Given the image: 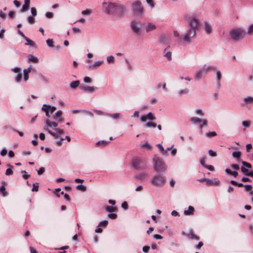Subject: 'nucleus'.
Returning a JSON list of instances; mask_svg holds the SVG:
<instances>
[{
	"label": "nucleus",
	"mask_w": 253,
	"mask_h": 253,
	"mask_svg": "<svg viewBox=\"0 0 253 253\" xmlns=\"http://www.w3.org/2000/svg\"><path fill=\"white\" fill-rule=\"evenodd\" d=\"M42 110L45 112L46 116L48 118L45 120L44 129L51 135L56 138H58L62 134L64 133V130L58 128H55V132H52L50 130V128L52 126L56 127L58 126V124L55 122H52L49 120L50 114H52L55 111L56 107L44 104L42 106Z\"/></svg>",
	"instance_id": "nucleus-1"
},
{
	"label": "nucleus",
	"mask_w": 253,
	"mask_h": 253,
	"mask_svg": "<svg viewBox=\"0 0 253 253\" xmlns=\"http://www.w3.org/2000/svg\"><path fill=\"white\" fill-rule=\"evenodd\" d=\"M153 165L155 170L157 172H163L167 169L165 163L158 157H155L153 159Z\"/></svg>",
	"instance_id": "nucleus-2"
},
{
	"label": "nucleus",
	"mask_w": 253,
	"mask_h": 253,
	"mask_svg": "<svg viewBox=\"0 0 253 253\" xmlns=\"http://www.w3.org/2000/svg\"><path fill=\"white\" fill-rule=\"evenodd\" d=\"M187 21L190 28L189 29L194 30L196 32V30L198 26V20L194 15H186L185 16Z\"/></svg>",
	"instance_id": "nucleus-3"
},
{
	"label": "nucleus",
	"mask_w": 253,
	"mask_h": 253,
	"mask_svg": "<svg viewBox=\"0 0 253 253\" xmlns=\"http://www.w3.org/2000/svg\"><path fill=\"white\" fill-rule=\"evenodd\" d=\"M229 34L232 40L238 41L243 38L245 33L241 29H233L230 31Z\"/></svg>",
	"instance_id": "nucleus-4"
},
{
	"label": "nucleus",
	"mask_w": 253,
	"mask_h": 253,
	"mask_svg": "<svg viewBox=\"0 0 253 253\" xmlns=\"http://www.w3.org/2000/svg\"><path fill=\"white\" fill-rule=\"evenodd\" d=\"M102 5L104 11L108 14L113 13L118 7L115 3L110 2H104Z\"/></svg>",
	"instance_id": "nucleus-5"
},
{
	"label": "nucleus",
	"mask_w": 253,
	"mask_h": 253,
	"mask_svg": "<svg viewBox=\"0 0 253 253\" xmlns=\"http://www.w3.org/2000/svg\"><path fill=\"white\" fill-rule=\"evenodd\" d=\"M166 181V179L164 177L162 176H157L155 175L153 177L151 180V182L152 185L154 186H159L163 183H164Z\"/></svg>",
	"instance_id": "nucleus-6"
},
{
	"label": "nucleus",
	"mask_w": 253,
	"mask_h": 253,
	"mask_svg": "<svg viewBox=\"0 0 253 253\" xmlns=\"http://www.w3.org/2000/svg\"><path fill=\"white\" fill-rule=\"evenodd\" d=\"M132 10L133 12L137 15H141L143 13V8L141 6V3L136 1L132 4Z\"/></svg>",
	"instance_id": "nucleus-7"
},
{
	"label": "nucleus",
	"mask_w": 253,
	"mask_h": 253,
	"mask_svg": "<svg viewBox=\"0 0 253 253\" xmlns=\"http://www.w3.org/2000/svg\"><path fill=\"white\" fill-rule=\"evenodd\" d=\"M131 28L133 31L137 35H140L142 29L138 24L135 21H132L131 23Z\"/></svg>",
	"instance_id": "nucleus-8"
},
{
	"label": "nucleus",
	"mask_w": 253,
	"mask_h": 253,
	"mask_svg": "<svg viewBox=\"0 0 253 253\" xmlns=\"http://www.w3.org/2000/svg\"><path fill=\"white\" fill-rule=\"evenodd\" d=\"M195 33L196 32L195 31H194V30L189 29L187 34L184 36L183 38L184 42H189L190 39L195 35Z\"/></svg>",
	"instance_id": "nucleus-9"
},
{
	"label": "nucleus",
	"mask_w": 253,
	"mask_h": 253,
	"mask_svg": "<svg viewBox=\"0 0 253 253\" xmlns=\"http://www.w3.org/2000/svg\"><path fill=\"white\" fill-rule=\"evenodd\" d=\"M143 165V162L140 159H134L132 162V167L135 169H139Z\"/></svg>",
	"instance_id": "nucleus-10"
},
{
	"label": "nucleus",
	"mask_w": 253,
	"mask_h": 253,
	"mask_svg": "<svg viewBox=\"0 0 253 253\" xmlns=\"http://www.w3.org/2000/svg\"><path fill=\"white\" fill-rule=\"evenodd\" d=\"M62 112L61 110L58 111L56 112L53 116V119L58 122H62L63 118L62 117Z\"/></svg>",
	"instance_id": "nucleus-11"
},
{
	"label": "nucleus",
	"mask_w": 253,
	"mask_h": 253,
	"mask_svg": "<svg viewBox=\"0 0 253 253\" xmlns=\"http://www.w3.org/2000/svg\"><path fill=\"white\" fill-rule=\"evenodd\" d=\"M156 29V26L155 24L152 23H148L145 26V31L147 33H149Z\"/></svg>",
	"instance_id": "nucleus-12"
},
{
	"label": "nucleus",
	"mask_w": 253,
	"mask_h": 253,
	"mask_svg": "<svg viewBox=\"0 0 253 253\" xmlns=\"http://www.w3.org/2000/svg\"><path fill=\"white\" fill-rule=\"evenodd\" d=\"M81 89L82 90L88 91L89 92H93L95 90V88L93 86H81L80 87Z\"/></svg>",
	"instance_id": "nucleus-13"
},
{
	"label": "nucleus",
	"mask_w": 253,
	"mask_h": 253,
	"mask_svg": "<svg viewBox=\"0 0 253 253\" xmlns=\"http://www.w3.org/2000/svg\"><path fill=\"white\" fill-rule=\"evenodd\" d=\"M194 208L192 206H189L187 210H186L184 211L185 215H192L194 214Z\"/></svg>",
	"instance_id": "nucleus-14"
},
{
	"label": "nucleus",
	"mask_w": 253,
	"mask_h": 253,
	"mask_svg": "<svg viewBox=\"0 0 253 253\" xmlns=\"http://www.w3.org/2000/svg\"><path fill=\"white\" fill-rule=\"evenodd\" d=\"M31 71V66L29 67L28 68L26 69H24L23 71L24 72V79L25 81H27L29 78V74Z\"/></svg>",
	"instance_id": "nucleus-15"
},
{
	"label": "nucleus",
	"mask_w": 253,
	"mask_h": 253,
	"mask_svg": "<svg viewBox=\"0 0 253 253\" xmlns=\"http://www.w3.org/2000/svg\"><path fill=\"white\" fill-rule=\"evenodd\" d=\"M2 197H5L8 195V192L6 191L5 187L4 185L0 186V195Z\"/></svg>",
	"instance_id": "nucleus-16"
},
{
	"label": "nucleus",
	"mask_w": 253,
	"mask_h": 253,
	"mask_svg": "<svg viewBox=\"0 0 253 253\" xmlns=\"http://www.w3.org/2000/svg\"><path fill=\"white\" fill-rule=\"evenodd\" d=\"M215 68L212 66L205 65L202 68V71L204 73H207L211 70H215Z\"/></svg>",
	"instance_id": "nucleus-17"
},
{
	"label": "nucleus",
	"mask_w": 253,
	"mask_h": 253,
	"mask_svg": "<svg viewBox=\"0 0 253 253\" xmlns=\"http://www.w3.org/2000/svg\"><path fill=\"white\" fill-rule=\"evenodd\" d=\"M30 0H25L24 4L22 6V11H27L30 5Z\"/></svg>",
	"instance_id": "nucleus-18"
},
{
	"label": "nucleus",
	"mask_w": 253,
	"mask_h": 253,
	"mask_svg": "<svg viewBox=\"0 0 253 253\" xmlns=\"http://www.w3.org/2000/svg\"><path fill=\"white\" fill-rule=\"evenodd\" d=\"M204 29L207 34H209L211 32V28L210 24L207 22L204 23Z\"/></svg>",
	"instance_id": "nucleus-19"
},
{
	"label": "nucleus",
	"mask_w": 253,
	"mask_h": 253,
	"mask_svg": "<svg viewBox=\"0 0 253 253\" xmlns=\"http://www.w3.org/2000/svg\"><path fill=\"white\" fill-rule=\"evenodd\" d=\"M241 171L246 174L247 175L253 177V171H249V170L244 167H241Z\"/></svg>",
	"instance_id": "nucleus-20"
},
{
	"label": "nucleus",
	"mask_w": 253,
	"mask_h": 253,
	"mask_svg": "<svg viewBox=\"0 0 253 253\" xmlns=\"http://www.w3.org/2000/svg\"><path fill=\"white\" fill-rule=\"evenodd\" d=\"M253 103V97L248 96L247 97H245L244 98V103L243 105L245 106V105L249 104V103Z\"/></svg>",
	"instance_id": "nucleus-21"
},
{
	"label": "nucleus",
	"mask_w": 253,
	"mask_h": 253,
	"mask_svg": "<svg viewBox=\"0 0 253 253\" xmlns=\"http://www.w3.org/2000/svg\"><path fill=\"white\" fill-rule=\"evenodd\" d=\"M148 177V175L146 173H141L136 176V178L139 180H144Z\"/></svg>",
	"instance_id": "nucleus-22"
},
{
	"label": "nucleus",
	"mask_w": 253,
	"mask_h": 253,
	"mask_svg": "<svg viewBox=\"0 0 253 253\" xmlns=\"http://www.w3.org/2000/svg\"><path fill=\"white\" fill-rule=\"evenodd\" d=\"M28 60L29 62H33V63H37L39 61L38 58L34 56L30 55L28 58Z\"/></svg>",
	"instance_id": "nucleus-23"
},
{
	"label": "nucleus",
	"mask_w": 253,
	"mask_h": 253,
	"mask_svg": "<svg viewBox=\"0 0 253 253\" xmlns=\"http://www.w3.org/2000/svg\"><path fill=\"white\" fill-rule=\"evenodd\" d=\"M80 84V82L79 81H74L70 84V87L73 88H75L78 87Z\"/></svg>",
	"instance_id": "nucleus-24"
},
{
	"label": "nucleus",
	"mask_w": 253,
	"mask_h": 253,
	"mask_svg": "<svg viewBox=\"0 0 253 253\" xmlns=\"http://www.w3.org/2000/svg\"><path fill=\"white\" fill-rule=\"evenodd\" d=\"M216 135H217V134L215 131L209 132L206 133V134H205V135L206 136V137H207L208 138H211L212 137H214Z\"/></svg>",
	"instance_id": "nucleus-25"
},
{
	"label": "nucleus",
	"mask_w": 253,
	"mask_h": 253,
	"mask_svg": "<svg viewBox=\"0 0 253 253\" xmlns=\"http://www.w3.org/2000/svg\"><path fill=\"white\" fill-rule=\"evenodd\" d=\"M203 73H205L202 71V69L199 71H197L195 74V78L198 79H200L202 77V74Z\"/></svg>",
	"instance_id": "nucleus-26"
},
{
	"label": "nucleus",
	"mask_w": 253,
	"mask_h": 253,
	"mask_svg": "<svg viewBox=\"0 0 253 253\" xmlns=\"http://www.w3.org/2000/svg\"><path fill=\"white\" fill-rule=\"evenodd\" d=\"M109 143V141L102 140V141H99L97 142L96 143V145L105 146H107V145H108Z\"/></svg>",
	"instance_id": "nucleus-27"
},
{
	"label": "nucleus",
	"mask_w": 253,
	"mask_h": 253,
	"mask_svg": "<svg viewBox=\"0 0 253 253\" xmlns=\"http://www.w3.org/2000/svg\"><path fill=\"white\" fill-rule=\"evenodd\" d=\"M246 190L247 191H251L250 193V194L251 195H252L253 194V191H252V186L251 185H245L244 186Z\"/></svg>",
	"instance_id": "nucleus-28"
},
{
	"label": "nucleus",
	"mask_w": 253,
	"mask_h": 253,
	"mask_svg": "<svg viewBox=\"0 0 253 253\" xmlns=\"http://www.w3.org/2000/svg\"><path fill=\"white\" fill-rule=\"evenodd\" d=\"M92 13V10L90 9H86L82 11V14L84 15H89Z\"/></svg>",
	"instance_id": "nucleus-29"
},
{
	"label": "nucleus",
	"mask_w": 253,
	"mask_h": 253,
	"mask_svg": "<svg viewBox=\"0 0 253 253\" xmlns=\"http://www.w3.org/2000/svg\"><path fill=\"white\" fill-rule=\"evenodd\" d=\"M25 39L27 42L25 43L26 45L30 46H34V42L32 40H30L27 37H25Z\"/></svg>",
	"instance_id": "nucleus-30"
},
{
	"label": "nucleus",
	"mask_w": 253,
	"mask_h": 253,
	"mask_svg": "<svg viewBox=\"0 0 253 253\" xmlns=\"http://www.w3.org/2000/svg\"><path fill=\"white\" fill-rule=\"evenodd\" d=\"M147 117V119L149 120L150 121H153L156 119L155 117L153 115V114L149 112L146 115Z\"/></svg>",
	"instance_id": "nucleus-31"
},
{
	"label": "nucleus",
	"mask_w": 253,
	"mask_h": 253,
	"mask_svg": "<svg viewBox=\"0 0 253 253\" xmlns=\"http://www.w3.org/2000/svg\"><path fill=\"white\" fill-rule=\"evenodd\" d=\"M78 190L84 192L86 190V187L84 185H78L76 187Z\"/></svg>",
	"instance_id": "nucleus-32"
},
{
	"label": "nucleus",
	"mask_w": 253,
	"mask_h": 253,
	"mask_svg": "<svg viewBox=\"0 0 253 253\" xmlns=\"http://www.w3.org/2000/svg\"><path fill=\"white\" fill-rule=\"evenodd\" d=\"M191 121L193 124L200 123L201 119L196 117H192L191 118Z\"/></svg>",
	"instance_id": "nucleus-33"
},
{
	"label": "nucleus",
	"mask_w": 253,
	"mask_h": 253,
	"mask_svg": "<svg viewBox=\"0 0 253 253\" xmlns=\"http://www.w3.org/2000/svg\"><path fill=\"white\" fill-rule=\"evenodd\" d=\"M232 156L234 158H239L241 156V152L240 151L233 152L232 153Z\"/></svg>",
	"instance_id": "nucleus-34"
},
{
	"label": "nucleus",
	"mask_w": 253,
	"mask_h": 253,
	"mask_svg": "<svg viewBox=\"0 0 253 253\" xmlns=\"http://www.w3.org/2000/svg\"><path fill=\"white\" fill-rule=\"evenodd\" d=\"M106 210L108 212H113L115 211L116 208L112 206H108L106 207Z\"/></svg>",
	"instance_id": "nucleus-35"
},
{
	"label": "nucleus",
	"mask_w": 253,
	"mask_h": 253,
	"mask_svg": "<svg viewBox=\"0 0 253 253\" xmlns=\"http://www.w3.org/2000/svg\"><path fill=\"white\" fill-rule=\"evenodd\" d=\"M158 147H159V148L160 149L163 155H165L167 154V150L164 149V148H163V147L162 146V145L161 144H158Z\"/></svg>",
	"instance_id": "nucleus-36"
},
{
	"label": "nucleus",
	"mask_w": 253,
	"mask_h": 253,
	"mask_svg": "<svg viewBox=\"0 0 253 253\" xmlns=\"http://www.w3.org/2000/svg\"><path fill=\"white\" fill-rule=\"evenodd\" d=\"M242 125L245 127L248 128L250 126L251 123L249 121H244L242 122Z\"/></svg>",
	"instance_id": "nucleus-37"
},
{
	"label": "nucleus",
	"mask_w": 253,
	"mask_h": 253,
	"mask_svg": "<svg viewBox=\"0 0 253 253\" xmlns=\"http://www.w3.org/2000/svg\"><path fill=\"white\" fill-rule=\"evenodd\" d=\"M102 63H103V62L100 61L95 62L93 65L90 66L89 67L90 68H95L97 66H99L101 65L102 64Z\"/></svg>",
	"instance_id": "nucleus-38"
},
{
	"label": "nucleus",
	"mask_w": 253,
	"mask_h": 253,
	"mask_svg": "<svg viewBox=\"0 0 253 253\" xmlns=\"http://www.w3.org/2000/svg\"><path fill=\"white\" fill-rule=\"evenodd\" d=\"M242 163L243 165V167H244L245 168L246 167V169H248V168L250 169L252 167L251 164H250L249 163H248V162H246L245 161H243Z\"/></svg>",
	"instance_id": "nucleus-39"
},
{
	"label": "nucleus",
	"mask_w": 253,
	"mask_h": 253,
	"mask_svg": "<svg viewBox=\"0 0 253 253\" xmlns=\"http://www.w3.org/2000/svg\"><path fill=\"white\" fill-rule=\"evenodd\" d=\"M28 21L30 24H34L35 22L34 17L29 16L28 17Z\"/></svg>",
	"instance_id": "nucleus-40"
},
{
	"label": "nucleus",
	"mask_w": 253,
	"mask_h": 253,
	"mask_svg": "<svg viewBox=\"0 0 253 253\" xmlns=\"http://www.w3.org/2000/svg\"><path fill=\"white\" fill-rule=\"evenodd\" d=\"M46 42L48 46L52 47L53 46V42L52 39H48Z\"/></svg>",
	"instance_id": "nucleus-41"
},
{
	"label": "nucleus",
	"mask_w": 253,
	"mask_h": 253,
	"mask_svg": "<svg viewBox=\"0 0 253 253\" xmlns=\"http://www.w3.org/2000/svg\"><path fill=\"white\" fill-rule=\"evenodd\" d=\"M165 57L169 60L171 59V53L170 51H167L165 53Z\"/></svg>",
	"instance_id": "nucleus-42"
},
{
	"label": "nucleus",
	"mask_w": 253,
	"mask_h": 253,
	"mask_svg": "<svg viewBox=\"0 0 253 253\" xmlns=\"http://www.w3.org/2000/svg\"><path fill=\"white\" fill-rule=\"evenodd\" d=\"M110 116L114 118V119H119L120 117V114L119 113H115V114H110Z\"/></svg>",
	"instance_id": "nucleus-43"
},
{
	"label": "nucleus",
	"mask_w": 253,
	"mask_h": 253,
	"mask_svg": "<svg viewBox=\"0 0 253 253\" xmlns=\"http://www.w3.org/2000/svg\"><path fill=\"white\" fill-rule=\"evenodd\" d=\"M146 126L147 127H155L156 126V125L154 123L147 122L146 123Z\"/></svg>",
	"instance_id": "nucleus-44"
},
{
	"label": "nucleus",
	"mask_w": 253,
	"mask_h": 253,
	"mask_svg": "<svg viewBox=\"0 0 253 253\" xmlns=\"http://www.w3.org/2000/svg\"><path fill=\"white\" fill-rule=\"evenodd\" d=\"M147 3L149 4L151 8H154L155 4L153 0H146Z\"/></svg>",
	"instance_id": "nucleus-45"
},
{
	"label": "nucleus",
	"mask_w": 253,
	"mask_h": 253,
	"mask_svg": "<svg viewBox=\"0 0 253 253\" xmlns=\"http://www.w3.org/2000/svg\"><path fill=\"white\" fill-rule=\"evenodd\" d=\"M107 60L108 63H113L114 62V57L113 56L107 57Z\"/></svg>",
	"instance_id": "nucleus-46"
},
{
	"label": "nucleus",
	"mask_w": 253,
	"mask_h": 253,
	"mask_svg": "<svg viewBox=\"0 0 253 253\" xmlns=\"http://www.w3.org/2000/svg\"><path fill=\"white\" fill-rule=\"evenodd\" d=\"M38 189H39L38 183L33 184V187L32 189V191L33 192L34 191L37 192L38 191Z\"/></svg>",
	"instance_id": "nucleus-47"
},
{
	"label": "nucleus",
	"mask_w": 253,
	"mask_h": 253,
	"mask_svg": "<svg viewBox=\"0 0 253 253\" xmlns=\"http://www.w3.org/2000/svg\"><path fill=\"white\" fill-rule=\"evenodd\" d=\"M142 146L144 148H146L148 149H150L151 148V146L148 142H146L142 145Z\"/></svg>",
	"instance_id": "nucleus-48"
},
{
	"label": "nucleus",
	"mask_w": 253,
	"mask_h": 253,
	"mask_svg": "<svg viewBox=\"0 0 253 253\" xmlns=\"http://www.w3.org/2000/svg\"><path fill=\"white\" fill-rule=\"evenodd\" d=\"M32 16L35 17L37 15V9L35 7H32L31 9Z\"/></svg>",
	"instance_id": "nucleus-49"
},
{
	"label": "nucleus",
	"mask_w": 253,
	"mask_h": 253,
	"mask_svg": "<svg viewBox=\"0 0 253 253\" xmlns=\"http://www.w3.org/2000/svg\"><path fill=\"white\" fill-rule=\"evenodd\" d=\"M22 173H23V177L25 179H28L29 177H30V175L29 174H28L26 172V171H22Z\"/></svg>",
	"instance_id": "nucleus-50"
},
{
	"label": "nucleus",
	"mask_w": 253,
	"mask_h": 253,
	"mask_svg": "<svg viewBox=\"0 0 253 253\" xmlns=\"http://www.w3.org/2000/svg\"><path fill=\"white\" fill-rule=\"evenodd\" d=\"M200 123H202V125H201V127H200V129H202V128H203V126H205L207 125V121L205 119H203V120H201V122Z\"/></svg>",
	"instance_id": "nucleus-51"
},
{
	"label": "nucleus",
	"mask_w": 253,
	"mask_h": 253,
	"mask_svg": "<svg viewBox=\"0 0 253 253\" xmlns=\"http://www.w3.org/2000/svg\"><path fill=\"white\" fill-rule=\"evenodd\" d=\"M13 173V171L10 168H8L6 169L5 174L7 175H11Z\"/></svg>",
	"instance_id": "nucleus-52"
},
{
	"label": "nucleus",
	"mask_w": 253,
	"mask_h": 253,
	"mask_svg": "<svg viewBox=\"0 0 253 253\" xmlns=\"http://www.w3.org/2000/svg\"><path fill=\"white\" fill-rule=\"evenodd\" d=\"M209 154L211 157H214L216 155V153L215 151H212V150H210L209 151Z\"/></svg>",
	"instance_id": "nucleus-53"
},
{
	"label": "nucleus",
	"mask_w": 253,
	"mask_h": 253,
	"mask_svg": "<svg viewBox=\"0 0 253 253\" xmlns=\"http://www.w3.org/2000/svg\"><path fill=\"white\" fill-rule=\"evenodd\" d=\"M108 217L111 219H115L117 217V214L115 213H109L108 215Z\"/></svg>",
	"instance_id": "nucleus-54"
},
{
	"label": "nucleus",
	"mask_w": 253,
	"mask_h": 253,
	"mask_svg": "<svg viewBox=\"0 0 253 253\" xmlns=\"http://www.w3.org/2000/svg\"><path fill=\"white\" fill-rule=\"evenodd\" d=\"M53 14L51 12H47L45 13V16L47 18H51L53 17Z\"/></svg>",
	"instance_id": "nucleus-55"
},
{
	"label": "nucleus",
	"mask_w": 253,
	"mask_h": 253,
	"mask_svg": "<svg viewBox=\"0 0 253 253\" xmlns=\"http://www.w3.org/2000/svg\"><path fill=\"white\" fill-rule=\"evenodd\" d=\"M140 120L142 122H145L146 120H147V117L146 115H144L141 116L140 118Z\"/></svg>",
	"instance_id": "nucleus-56"
},
{
	"label": "nucleus",
	"mask_w": 253,
	"mask_h": 253,
	"mask_svg": "<svg viewBox=\"0 0 253 253\" xmlns=\"http://www.w3.org/2000/svg\"><path fill=\"white\" fill-rule=\"evenodd\" d=\"M205 161H206V160L205 159V158L204 157H202L200 159V163L204 167H205L206 166V164H205Z\"/></svg>",
	"instance_id": "nucleus-57"
},
{
	"label": "nucleus",
	"mask_w": 253,
	"mask_h": 253,
	"mask_svg": "<svg viewBox=\"0 0 253 253\" xmlns=\"http://www.w3.org/2000/svg\"><path fill=\"white\" fill-rule=\"evenodd\" d=\"M189 237L190 238H191L192 239H195V240H198L199 239V237L196 235H193V234L189 235Z\"/></svg>",
	"instance_id": "nucleus-58"
},
{
	"label": "nucleus",
	"mask_w": 253,
	"mask_h": 253,
	"mask_svg": "<svg viewBox=\"0 0 253 253\" xmlns=\"http://www.w3.org/2000/svg\"><path fill=\"white\" fill-rule=\"evenodd\" d=\"M231 167L236 171L239 169V166L237 164H233L231 166Z\"/></svg>",
	"instance_id": "nucleus-59"
},
{
	"label": "nucleus",
	"mask_w": 253,
	"mask_h": 253,
	"mask_svg": "<svg viewBox=\"0 0 253 253\" xmlns=\"http://www.w3.org/2000/svg\"><path fill=\"white\" fill-rule=\"evenodd\" d=\"M195 113L197 115H199L200 116H203L204 114L202 112V110L201 109H196L195 110Z\"/></svg>",
	"instance_id": "nucleus-60"
},
{
	"label": "nucleus",
	"mask_w": 253,
	"mask_h": 253,
	"mask_svg": "<svg viewBox=\"0 0 253 253\" xmlns=\"http://www.w3.org/2000/svg\"><path fill=\"white\" fill-rule=\"evenodd\" d=\"M44 169L43 167H41L38 170V173L39 175H41L44 172Z\"/></svg>",
	"instance_id": "nucleus-61"
},
{
	"label": "nucleus",
	"mask_w": 253,
	"mask_h": 253,
	"mask_svg": "<svg viewBox=\"0 0 253 253\" xmlns=\"http://www.w3.org/2000/svg\"><path fill=\"white\" fill-rule=\"evenodd\" d=\"M253 32V24H251L249 27V29L248 30V33L251 34Z\"/></svg>",
	"instance_id": "nucleus-62"
},
{
	"label": "nucleus",
	"mask_w": 253,
	"mask_h": 253,
	"mask_svg": "<svg viewBox=\"0 0 253 253\" xmlns=\"http://www.w3.org/2000/svg\"><path fill=\"white\" fill-rule=\"evenodd\" d=\"M84 81L85 83H89L91 82V79L88 77H85L84 78Z\"/></svg>",
	"instance_id": "nucleus-63"
},
{
	"label": "nucleus",
	"mask_w": 253,
	"mask_h": 253,
	"mask_svg": "<svg viewBox=\"0 0 253 253\" xmlns=\"http://www.w3.org/2000/svg\"><path fill=\"white\" fill-rule=\"evenodd\" d=\"M205 168H207L208 169L211 170V171H213L214 170V168L211 165H206V166L205 167Z\"/></svg>",
	"instance_id": "nucleus-64"
}]
</instances>
